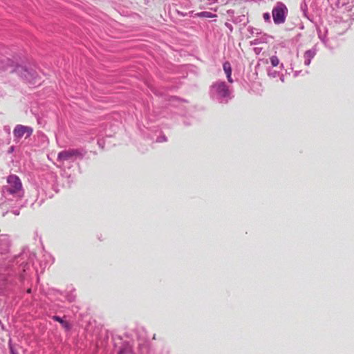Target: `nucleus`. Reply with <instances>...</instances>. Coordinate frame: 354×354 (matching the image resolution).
<instances>
[{
  "label": "nucleus",
  "mask_w": 354,
  "mask_h": 354,
  "mask_svg": "<svg viewBox=\"0 0 354 354\" xmlns=\"http://www.w3.org/2000/svg\"><path fill=\"white\" fill-rule=\"evenodd\" d=\"M10 241L6 235L0 236V295H6L22 288L25 283L23 274L35 257L28 248L12 260L7 261Z\"/></svg>",
  "instance_id": "nucleus-1"
},
{
  "label": "nucleus",
  "mask_w": 354,
  "mask_h": 354,
  "mask_svg": "<svg viewBox=\"0 0 354 354\" xmlns=\"http://www.w3.org/2000/svg\"><path fill=\"white\" fill-rule=\"evenodd\" d=\"M5 64L3 66L4 68L8 67H14L13 71H15L22 79L28 82L30 84L35 85L39 84L37 81L39 75L36 70L31 66L14 64L15 62L9 58H3L1 61Z\"/></svg>",
  "instance_id": "nucleus-2"
},
{
  "label": "nucleus",
  "mask_w": 354,
  "mask_h": 354,
  "mask_svg": "<svg viewBox=\"0 0 354 354\" xmlns=\"http://www.w3.org/2000/svg\"><path fill=\"white\" fill-rule=\"evenodd\" d=\"M210 98L220 104H227L233 97L232 91L224 81L218 80L209 87Z\"/></svg>",
  "instance_id": "nucleus-3"
},
{
  "label": "nucleus",
  "mask_w": 354,
  "mask_h": 354,
  "mask_svg": "<svg viewBox=\"0 0 354 354\" xmlns=\"http://www.w3.org/2000/svg\"><path fill=\"white\" fill-rule=\"evenodd\" d=\"M7 182L8 186L5 187L6 191L17 197H22L24 195V190L22 188V183L19 177L15 174H11L8 176Z\"/></svg>",
  "instance_id": "nucleus-4"
},
{
  "label": "nucleus",
  "mask_w": 354,
  "mask_h": 354,
  "mask_svg": "<svg viewBox=\"0 0 354 354\" xmlns=\"http://www.w3.org/2000/svg\"><path fill=\"white\" fill-rule=\"evenodd\" d=\"M288 10L287 6L281 1L277 2L272 10L273 21L276 25L283 24L286 21Z\"/></svg>",
  "instance_id": "nucleus-5"
},
{
  "label": "nucleus",
  "mask_w": 354,
  "mask_h": 354,
  "mask_svg": "<svg viewBox=\"0 0 354 354\" xmlns=\"http://www.w3.org/2000/svg\"><path fill=\"white\" fill-rule=\"evenodd\" d=\"M33 132V129L29 126L17 124L13 130V136L15 141H19L24 136L29 138Z\"/></svg>",
  "instance_id": "nucleus-6"
},
{
  "label": "nucleus",
  "mask_w": 354,
  "mask_h": 354,
  "mask_svg": "<svg viewBox=\"0 0 354 354\" xmlns=\"http://www.w3.org/2000/svg\"><path fill=\"white\" fill-rule=\"evenodd\" d=\"M317 52L316 46H313L311 49L307 50L304 54V64L309 66L311 60L315 57Z\"/></svg>",
  "instance_id": "nucleus-7"
},
{
  "label": "nucleus",
  "mask_w": 354,
  "mask_h": 354,
  "mask_svg": "<svg viewBox=\"0 0 354 354\" xmlns=\"http://www.w3.org/2000/svg\"><path fill=\"white\" fill-rule=\"evenodd\" d=\"M50 318L53 321L59 322L66 332L71 330L73 327L72 324L69 322L65 320L64 317H61L58 315H53L50 317Z\"/></svg>",
  "instance_id": "nucleus-8"
},
{
  "label": "nucleus",
  "mask_w": 354,
  "mask_h": 354,
  "mask_svg": "<svg viewBox=\"0 0 354 354\" xmlns=\"http://www.w3.org/2000/svg\"><path fill=\"white\" fill-rule=\"evenodd\" d=\"M71 149L64 150L58 153L57 160L59 161H74Z\"/></svg>",
  "instance_id": "nucleus-9"
},
{
  "label": "nucleus",
  "mask_w": 354,
  "mask_h": 354,
  "mask_svg": "<svg viewBox=\"0 0 354 354\" xmlns=\"http://www.w3.org/2000/svg\"><path fill=\"white\" fill-rule=\"evenodd\" d=\"M57 294L62 295H63V292H62L59 290L55 289V288H50L48 290V291L46 292V296L48 297V299H54L55 301H61V302L64 301L63 299L58 298V297H55Z\"/></svg>",
  "instance_id": "nucleus-10"
},
{
  "label": "nucleus",
  "mask_w": 354,
  "mask_h": 354,
  "mask_svg": "<svg viewBox=\"0 0 354 354\" xmlns=\"http://www.w3.org/2000/svg\"><path fill=\"white\" fill-rule=\"evenodd\" d=\"M223 71H225V73L226 74V77H227V81L230 83H232L234 81L232 78V69L231 64L228 61H225L223 64Z\"/></svg>",
  "instance_id": "nucleus-11"
},
{
  "label": "nucleus",
  "mask_w": 354,
  "mask_h": 354,
  "mask_svg": "<svg viewBox=\"0 0 354 354\" xmlns=\"http://www.w3.org/2000/svg\"><path fill=\"white\" fill-rule=\"evenodd\" d=\"M118 354H135L129 342H124L120 348Z\"/></svg>",
  "instance_id": "nucleus-12"
},
{
  "label": "nucleus",
  "mask_w": 354,
  "mask_h": 354,
  "mask_svg": "<svg viewBox=\"0 0 354 354\" xmlns=\"http://www.w3.org/2000/svg\"><path fill=\"white\" fill-rule=\"evenodd\" d=\"M74 160L76 159H82L86 153L83 149H71Z\"/></svg>",
  "instance_id": "nucleus-13"
},
{
  "label": "nucleus",
  "mask_w": 354,
  "mask_h": 354,
  "mask_svg": "<svg viewBox=\"0 0 354 354\" xmlns=\"http://www.w3.org/2000/svg\"><path fill=\"white\" fill-rule=\"evenodd\" d=\"M300 10L303 13L304 17H306L310 21H313V16L309 15L308 12V5L305 0L300 4Z\"/></svg>",
  "instance_id": "nucleus-14"
},
{
  "label": "nucleus",
  "mask_w": 354,
  "mask_h": 354,
  "mask_svg": "<svg viewBox=\"0 0 354 354\" xmlns=\"http://www.w3.org/2000/svg\"><path fill=\"white\" fill-rule=\"evenodd\" d=\"M194 17H200V18H202V17L214 18V17H217V15L216 14L212 13L208 11H203V12L195 13Z\"/></svg>",
  "instance_id": "nucleus-15"
},
{
  "label": "nucleus",
  "mask_w": 354,
  "mask_h": 354,
  "mask_svg": "<svg viewBox=\"0 0 354 354\" xmlns=\"http://www.w3.org/2000/svg\"><path fill=\"white\" fill-rule=\"evenodd\" d=\"M65 297L70 303L75 301L76 299L75 289L72 288L70 291L67 292L65 295Z\"/></svg>",
  "instance_id": "nucleus-16"
},
{
  "label": "nucleus",
  "mask_w": 354,
  "mask_h": 354,
  "mask_svg": "<svg viewBox=\"0 0 354 354\" xmlns=\"http://www.w3.org/2000/svg\"><path fill=\"white\" fill-rule=\"evenodd\" d=\"M326 33H327V30L325 29L324 30V33H322L321 29H317V34H318V37L320 39V40L325 44L326 45V43L328 41V39L326 38Z\"/></svg>",
  "instance_id": "nucleus-17"
},
{
  "label": "nucleus",
  "mask_w": 354,
  "mask_h": 354,
  "mask_svg": "<svg viewBox=\"0 0 354 354\" xmlns=\"http://www.w3.org/2000/svg\"><path fill=\"white\" fill-rule=\"evenodd\" d=\"M267 71L269 77L274 78L280 75V72L273 69L272 68L269 67Z\"/></svg>",
  "instance_id": "nucleus-18"
},
{
  "label": "nucleus",
  "mask_w": 354,
  "mask_h": 354,
  "mask_svg": "<svg viewBox=\"0 0 354 354\" xmlns=\"http://www.w3.org/2000/svg\"><path fill=\"white\" fill-rule=\"evenodd\" d=\"M270 63H271V65L272 67H276L279 65V58L277 57V56L276 55H272L271 57H270Z\"/></svg>",
  "instance_id": "nucleus-19"
},
{
  "label": "nucleus",
  "mask_w": 354,
  "mask_h": 354,
  "mask_svg": "<svg viewBox=\"0 0 354 354\" xmlns=\"http://www.w3.org/2000/svg\"><path fill=\"white\" fill-rule=\"evenodd\" d=\"M248 30L252 34V35H254V34H256V35H259L261 34V31L257 29V28H253V27H251V26H249L248 28Z\"/></svg>",
  "instance_id": "nucleus-20"
},
{
  "label": "nucleus",
  "mask_w": 354,
  "mask_h": 354,
  "mask_svg": "<svg viewBox=\"0 0 354 354\" xmlns=\"http://www.w3.org/2000/svg\"><path fill=\"white\" fill-rule=\"evenodd\" d=\"M263 18L265 22L269 23V24L271 23V17H270V15L269 12H264L263 14Z\"/></svg>",
  "instance_id": "nucleus-21"
},
{
  "label": "nucleus",
  "mask_w": 354,
  "mask_h": 354,
  "mask_svg": "<svg viewBox=\"0 0 354 354\" xmlns=\"http://www.w3.org/2000/svg\"><path fill=\"white\" fill-rule=\"evenodd\" d=\"M167 140V137L165 135L160 136L157 137L156 142H163Z\"/></svg>",
  "instance_id": "nucleus-22"
},
{
  "label": "nucleus",
  "mask_w": 354,
  "mask_h": 354,
  "mask_svg": "<svg viewBox=\"0 0 354 354\" xmlns=\"http://www.w3.org/2000/svg\"><path fill=\"white\" fill-rule=\"evenodd\" d=\"M97 145L101 149H104L105 141L103 138L97 140Z\"/></svg>",
  "instance_id": "nucleus-23"
},
{
  "label": "nucleus",
  "mask_w": 354,
  "mask_h": 354,
  "mask_svg": "<svg viewBox=\"0 0 354 354\" xmlns=\"http://www.w3.org/2000/svg\"><path fill=\"white\" fill-rule=\"evenodd\" d=\"M9 348L10 354H19L17 351L11 344L9 345Z\"/></svg>",
  "instance_id": "nucleus-24"
},
{
  "label": "nucleus",
  "mask_w": 354,
  "mask_h": 354,
  "mask_svg": "<svg viewBox=\"0 0 354 354\" xmlns=\"http://www.w3.org/2000/svg\"><path fill=\"white\" fill-rule=\"evenodd\" d=\"M225 25L230 30V32H232L233 26L231 24H230L228 22H225Z\"/></svg>",
  "instance_id": "nucleus-25"
},
{
  "label": "nucleus",
  "mask_w": 354,
  "mask_h": 354,
  "mask_svg": "<svg viewBox=\"0 0 354 354\" xmlns=\"http://www.w3.org/2000/svg\"><path fill=\"white\" fill-rule=\"evenodd\" d=\"M171 100L187 102V100H183V99H180V98L176 97V96H172V97H171Z\"/></svg>",
  "instance_id": "nucleus-26"
},
{
  "label": "nucleus",
  "mask_w": 354,
  "mask_h": 354,
  "mask_svg": "<svg viewBox=\"0 0 354 354\" xmlns=\"http://www.w3.org/2000/svg\"><path fill=\"white\" fill-rule=\"evenodd\" d=\"M177 13L179 16H181V17H186L188 15V14L187 12H180V11H177Z\"/></svg>",
  "instance_id": "nucleus-27"
},
{
  "label": "nucleus",
  "mask_w": 354,
  "mask_h": 354,
  "mask_svg": "<svg viewBox=\"0 0 354 354\" xmlns=\"http://www.w3.org/2000/svg\"><path fill=\"white\" fill-rule=\"evenodd\" d=\"M188 14L187 16H189V17H194V12L192 10V11H189V12H187Z\"/></svg>",
  "instance_id": "nucleus-28"
},
{
  "label": "nucleus",
  "mask_w": 354,
  "mask_h": 354,
  "mask_svg": "<svg viewBox=\"0 0 354 354\" xmlns=\"http://www.w3.org/2000/svg\"><path fill=\"white\" fill-rule=\"evenodd\" d=\"M252 44H258L259 43V41L258 39H254L253 41L251 42Z\"/></svg>",
  "instance_id": "nucleus-29"
},
{
  "label": "nucleus",
  "mask_w": 354,
  "mask_h": 354,
  "mask_svg": "<svg viewBox=\"0 0 354 354\" xmlns=\"http://www.w3.org/2000/svg\"><path fill=\"white\" fill-rule=\"evenodd\" d=\"M280 77V80L282 82H284V75L283 74L280 73V75L279 76Z\"/></svg>",
  "instance_id": "nucleus-30"
},
{
  "label": "nucleus",
  "mask_w": 354,
  "mask_h": 354,
  "mask_svg": "<svg viewBox=\"0 0 354 354\" xmlns=\"http://www.w3.org/2000/svg\"><path fill=\"white\" fill-rule=\"evenodd\" d=\"M300 73H301V71H296L294 73V76L297 77Z\"/></svg>",
  "instance_id": "nucleus-31"
},
{
  "label": "nucleus",
  "mask_w": 354,
  "mask_h": 354,
  "mask_svg": "<svg viewBox=\"0 0 354 354\" xmlns=\"http://www.w3.org/2000/svg\"><path fill=\"white\" fill-rule=\"evenodd\" d=\"M26 292H27L28 294H31V293H32V288H27V290H26Z\"/></svg>",
  "instance_id": "nucleus-32"
},
{
  "label": "nucleus",
  "mask_w": 354,
  "mask_h": 354,
  "mask_svg": "<svg viewBox=\"0 0 354 354\" xmlns=\"http://www.w3.org/2000/svg\"><path fill=\"white\" fill-rule=\"evenodd\" d=\"M14 149H15V147H14V146H12V147L10 148V149H9L8 152H9V153L12 152V151H14Z\"/></svg>",
  "instance_id": "nucleus-33"
},
{
  "label": "nucleus",
  "mask_w": 354,
  "mask_h": 354,
  "mask_svg": "<svg viewBox=\"0 0 354 354\" xmlns=\"http://www.w3.org/2000/svg\"><path fill=\"white\" fill-rule=\"evenodd\" d=\"M72 310H73V312H76V311H77V310H78V308H77V306H75V307L73 306V309H72Z\"/></svg>",
  "instance_id": "nucleus-34"
},
{
  "label": "nucleus",
  "mask_w": 354,
  "mask_h": 354,
  "mask_svg": "<svg viewBox=\"0 0 354 354\" xmlns=\"http://www.w3.org/2000/svg\"><path fill=\"white\" fill-rule=\"evenodd\" d=\"M184 124H185V126H188V125H189V124H190V123H189V122H188L184 121Z\"/></svg>",
  "instance_id": "nucleus-35"
},
{
  "label": "nucleus",
  "mask_w": 354,
  "mask_h": 354,
  "mask_svg": "<svg viewBox=\"0 0 354 354\" xmlns=\"http://www.w3.org/2000/svg\"><path fill=\"white\" fill-rule=\"evenodd\" d=\"M15 214L16 215H18L19 214V211L18 210H16L14 212Z\"/></svg>",
  "instance_id": "nucleus-36"
},
{
  "label": "nucleus",
  "mask_w": 354,
  "mask_h": 354,
  "mask_svg": "<svg viewBox=\"0 0 354 354\" xmlns=\"http://www.w3.org/2000/svg\"><path fill=\"white\" fill-rule=\"evenodd\" d=\"M227 12H228V13H233V12H234V11H233V10H228V11H227Z\"/></svg>",
  "instance_id": "nucleus-37"
},
{
  "label": "nucleus",
  "mask_w": 354,
  "mask_h": 354,
  "mask_svg": "<svg viewBox=\"0 0 354 354\" xmlns=\"http://www.w3.org/2000/svg\"><path fill=\"white\" fill-rule=\"evenodd\" d=\"M5 129H6V131H10V128L9 127H5Z\"/></svg>",
  "instance_id": "nucleus-38"
},
{
  "label": "nucleus",
  "mask_w": 354,
  "mask_h": 354,
  "mask_svg": "<svg viewBox=\"0 0 354 354\" xmlns=\"http://www.w3.org/2000/svg\"><path fill=\"white\" fill-rule=\"evenodd\" d=\"M300 28L303 29L304 28V26H301Z\"/></svg>",
  "instance_id": "nucleus-39"
}]
</instances>
